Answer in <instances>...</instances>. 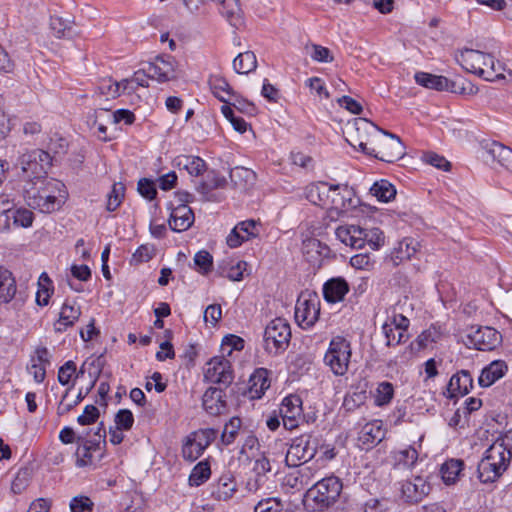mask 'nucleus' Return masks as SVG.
<instances>
[{"label":"nucleus","mask_w":512,"mask_h":512,"mask_svg":"<svg viewBox=\"0 0 512 512\" xmlns=\"http://www.w3.org/2000/svg\"><path fill=\"white\" fill-rule=\"evenodd\" d=\"M394 504L390 499H369L363 505L364 512H389Z\"/></svg>","instance_id":"obj_49"},{"label":"nucleus","mask_w":512,"mask_h":512,"mask_svg":"<svg viewBox=\"0 0 512 512\" xmlns=\"http://www.w3.org/2000/svg\"><path fill=\"white\" fill-rule=\"evenodd\" d=\"M147 73L151 79L160 83L173 81L181 76L178 62L170 55L158 56L148 63Z\"/></svg>","instance_id":"obj_13"},{"label":"nucleus","mask_w":512,"mask_h":512,"mask_svg":"<svg viewBox=\"0 0 512 512\" xmlns=\"http://www.w3.org/2000/svg\"><path fill=\"white\" fill-rule=\"evenodd\" d=\"M194 263L198 267L200 273L207 274L212 270L213 257L208 251L201 250L195 254Z\"/></svg>","instance_id":"obj_52"},{"label":"nucleus","mask_w":512,"mask_h":512,"mask_svg":"<svg viewBox=\"0 0 512 512\" xmlns=\"http://www.w3.org/2000/svg\"><path fill=\"white\" fill-rule=\"evenodd\" d=\"M17 286L13 274L0 267V304L9 303L16 294Z\"/></svg>","instance_id":"obj_27"},{"label":"nucleus","mask_w":512,"mask_h":512,"mask_svg":"<svg viewBox=\"0 0 512 512\" xmlns=\"http://www.w3.org/2000/svg\"><path fill=\"white\" fill-rule=\"evenodd\" d=\"M291 340V327L289 322L281 317L271 320L264 331L265 349L269 353L285 351Z\"/></svg>","instance_id":"obj_8"},{"label":"nucleus","mask_w":512,"mask_h":512,"mask_svg":"<svg viewBox=\"0 0 512 512\" xmlns=\"http://www.w3.org/2000/svg\"><path fill=\"white\" fill-rule=\"evenodd\" d=\"M507 371V365L502 360H496L482 369L478 378L481 387H489L502 378Z\"/></svg>","instance_id":"obj_25"},{"label":"nucleus","mask_w":512,"mask_h":512,"mask_svg":"<svg viewBox=\"0 0 512 512\" xmlns=\"http://www.w3.org/2000/svg\"><path fill=\"white\" fill-rule=\"evenodd\" d=\"M502 342L501 334L489 326H472L467 334L466 344L480 351H492Z\"/></svg>","instance_id":"obj_12"},{"label":"nucleus","mask_w":512,"mask_h":512,"mask_svg":"<svg viewBox=\"0 0 512 512\" xmlns=\"http://www.w3.org/2000/svg\"><path fill=\"white\" fill-rule=\"evenodd\" d=\"M283 504L278 498H266L257 503L254 512H281Z\"/></svg>","instance_id":"obj_53"},{"label":"nucleus","mask_w":512,"mask_h":512,"mask_svg":"<svg viewBox=\"0 0 512 512\" xmlns=\"http://www.w3.org/2000/svg\"><path fill=\"white\" fill-rule=\"evenodd\" d=\"M224 396L225 394L222 388H208L202 397V406L204 410L212 416L224 413L227 407Z\"/></svg>","instance_id":"obj_19"},{"label":"nucleus","mask_w":512,"mask_h":512,"mask_svg":"<svg viewBox=\"0 0 512 512\" xmlns=\"http://www.w3.org/2000/svg\"><path fill=\"white\" fill-rule=\"evenodd\" d=\"M257 67L256 56L252 51L239 53L233 60V68L239 74H248Z\"/></svg>","instance_id":"obj_33"},{"label":"nucleus","mask_w":512,"mask_h":512,"mask_svg":"<svg viewBox=\"0 0 512 512\" xmlns=\"http://www.w3.org/2000/svg\"><path fill=\"white\" fill-rule=\"evenodd\" d=\"M350 264L356 269L369 270L373 266L374 260L370 257L369 254L360 253L350 258Z\"/></svg>","instance_id":"obj_61"},{"label":"nucleus","mask_w":512,"mask_h":512,"mask_svg":"<svg viewBox=\"0 0 512 512\" xmlns=\"http://www.w3.org/2000/svg\"><path fill=\"white\" fill-rule=\"evenodd\" d=\"M52 161L53 156L49 154V151L34 149L23 153L18 159V165L28 179L27 182H32L47 178L46 175Z\"/></svg>","instance_id":"obj_6"},{"label":"nucleus","mask_w":512,"mask_h":512,"mask_svg":"<svg viewBox=\"0 0 512 512\" xmlns=\"http://www.w3.org/2000/svg\"><path fill=\"white\" fill-rule=\"evenodd\" d=\"M4 215L6 219H13L14 225L27 228L32 225L33 213L26 208L13 209L8 207L0 211V216Z\"/></svg>","instance_id":"obj_29"},{"label":"nucleus","mask_w":512,"mask_h":512,"mask_svg":"<svg viewBox=\"0 0 512 512\" xmlns=\"http://www.w3.org/2000/svg\"><path fill=\"white\" fill-rule=\"evenodd\" d=\"M369 148L367 155L388 163L401 159L405 154V147L401 139L382 129L376 133L373 144Z\"/></svg>","instance_id":"obj_5"},{"label":"nucleus","mask_w":512,"mask_h":512,"mask_svg":"<svg viewBox=\"0 0 512 512\" xmlns=\"http://www.w3.org/2000/svg\"><path fill=\"white\" fill-rule=\"evenodd\" d=\"M246 263L239 261L235 264L225 263L220 265L218 270L221 276L226 277L232 281H240L243 278V271L245 270Z\"/></svg>","instance_id":"obj_41"},{"label":"nucleus","mask_w":512,"mask_h":512,"mask_svg":"<svg viewBox=\"0 0 512 512\" xmlns=\"http://www.w3.org/2000/svg\"><path fill=\"white\" fill-rule=\"evenodd\" d=\"M341 491L342 482L338 477H325L308 489L305 501L312 502L314 510H324L338 500Z\"/></svg>","instance_id":"obj_4"},{"label":"nucleus","mask_w":512,"mask_h":512,"mask_svg":"<svg viewBox=\"0 0 512 512\" xmlns=\"http://www.w3.org/2000/svg\"><path fill=\"white\" fill-rule=\"evenodd\" d=\"M473 386V378L469 371L461 370L454 374L448 383V392L450 397L466 395Z\"/></svg>","instance_id":"obj_24"},{"label":"nucleus","mask_w":512,"mask_h":512,"mask_svg":"<svg viewBox=\"0 0 512 512\" xmlns=\"http://www.w3.org/2000/svg\"><path fill=\"white\" fill-rule=\"evenodd\" d=\"M382 332L386 339V346H396L406 342L409 339L408 332L398 331L393 324L384 323L382 326Z\"/></svg>","instance_id":"obj_39"},{"label":"nucleus","mask_w":512,"mask_h":512,"mask_svg":"<svg viewBox=\"0 0 512 512\" xmlns=\"http://www.w3.org/2000/svg\"><path fill=\"white\" fill-rule=\"evenodd\" d=\"M100 450L101 447H99L98 443L93 441H85L83 445H80L77 448V465L83 467L91 464L93 459V452Z\"/></svg>","instance_id":"obj_38"},{"label":"nucleus","mask_w":512,"mask_h":512,"mask_svg":"<svg viewBox=\"0 0 512 512\" xmlns=\"http://www.w3.org/2000/svg\"><path fill=\"white\" fill-rule=\"evenodd\" d=\"M76 372V364L73 361H67L63 366L60 367L58 372V381L62 385L70 383L72 376Z\"/></svg>","instance_id":"obj_63"},{"label":"nucleus","mask_w":512,"mask_h":512,"mask_svg":"<svg viewBox=\"0 0 512 512\" xmlns=\"http://www.w3.org/2000/svg\"><path fill=\"white\" fill-rule=\"evenodd\" d=\"M302 414V401L297 395L285 397L280 406V416L285 418L300 417Z\"/></svg>","instance_id":"obj_35"},{"label":"nucleus","mask_w":512,"mask_h":512,"mask_svg":"<svg viewBox=\"0 0 512 512\" xmlns=\"http://www.w3.org/2000/svg\"><path fill=\"white\" fill-rule=\"evenodd\" d=\"M270 387L268 371L266 369H257L249 379V391L252 398H260Z\"/></svg>","instance_id":"obj_28"},{"label":"nucleus","mask_w":512,"mask_h":512,"mask_svg":"<svg viewBox=\"0 0 512 512\" xmlns=\"http://www.w3.org/2000/svg\"><path fill=\"white\" fill-rule=\"evenodd\" d=\"M512 459V431L499 436L485 451L478 464V478L482 483L497 480L509 467Z\"/></svg>","instance_id":"obj_2"},{"label":"nucleus","mask_w":512,"mask_h":512,"mask_svg":"<svg viewBox=\"0 0 512 512\" xmlns=\"http://www.w3.org/2000/svg\"><path fill=\"white\" fill-rule=\"evenodd\" d=\"M125 193L123 183H114L111 192L108 194L106 209L110 212L115 211L122 203Z\"/></svg>","instance_id":"obj_45"},{"label":"nucleus","mask_w":512,"mask_h":512,"mask_svg":"<svg viewBox=\"0 0 512 512\" xmlns=\"http://www.w3.org/2000/svg\"><path fill=\"white\" fill-rule=\"evenodd\" d=\"M444 91L461 95H473L478 92V88L467 80L451 81L447 78V87Z\"/></svg>","instance_id":"obj_43"},{"label":"nucleus","mask_w":512,"mask_h":512,"mask_svg":"<svg viewBox=\"0 0 512 512\" xmlns=\"http://www.w3.org/2000/svg\"><path fill=\"white\" fill-rule=\"evenodd\" d=\"M134 423V417L130 410L121 409L115 415V424L118 430H130Z\"/></svg>","instance_id":"obj_55"},{"label":"nucleus","mask_w":512,"mask_h":512,"mask_svg":"<svg viewBox=\"0 0 512 512\" xmlns=\"http://www.w3.org/2000/svg\"><path fill=\"white\" fill-rule=\"evenodd\" d=\"M99 409L94 405H87L83 413L77 418L80 425H89L95 423L99 418Z\"/></svg>","instance_id":"obj_60"},{"label":"nucleus","mask_w":512,"mask_h":512,"mask_svg":"<svg viewBox=\"0 0 512 512\" xmlns=\"http://www.w3.org/2000/svg\"><path fill=\"white\" fill-rule=\"evenodd\" d=\"M310 48L312 50L310 56L314 61L322 63L333 62L334 57L327 47L318 44H311Z\"/></svg>","instance_id":"obj_56"},{"label":"nucleus","mask_w":512,"mask_h":512,"mask_svg":"<svg viewBox=\"0 0 512 512\" xmlns=\"http://www.w3.org/2000/svg\"><path fill=\"white\" fill-rule=\"evenodd\" d=\"M177 164L192 176H199L206 169L205 161L198 156L185 155L178 157Z\"/></svg>","instance_id":"obj_34"},{"label":"nucleus","mask_w":512,"mask_h":512,"mask_svg":"<svg viewBox=\"0 0 512 512\" xmlns=\"http://www.w3.org/2000/svg\"><path fill=\"white\" fill-rule=\"evenodd\" d=\"M351 354L350 343L338 336L331 340L324 356V363L335 375L343 376L348 371Z\"/></svg>","instance_id":"obj_9"},{"label":"nucleus","mask_w":512,"mask_h":512,"mask_svg":"<svg viewBox=\"0 0 512 512\" xmlns=\"http://www.w3.org/2000/svg\"><path fill=\"white\" fill-rule=\"evenodd\" d=\"M348 292L349 285L342 277L331 278L323 286L324 299L329 303L342 301Z\"/></svg>","instance_id":"obj_23"},{"label":"nucleus","mask_w":512,"mask_h":512,"mask_svg":"<svg viewBox=\"0 0 512 512\" xmlns=\"http://www.w3.org/2000/svg\"><path fill=\"white\" fill-rule=\"evenodd\" d=\"M370 193L381 202H389L396 196L395 187L387 180L376 181L370 188Z\"/></svg>","instance_id":"obj_36"},{"label":"nucleus","mask_w":512,"mask_h":512,"mask_svg":"<svg viewBox=\"0 0 512 512\" xmlns=\"http://www.w3.org/2000/svg\"><path fill=\"white\" fill-rule=\"evenodd\" d=\"M455 60L467 72L476 74L486 81L504 78L503 67L491 54L465 48L455 53Z\"/></svg>","instance_id":"obj_3"},{"label":"nucleus","mask_w":512,"mask_h":512,"mask_svg":"<svg viewBox=\"0 0 512 512\" xmlns=\"http://www.w3.org/2000/svg\"><path fill=\"white\" fill-rule=\"evenodd\" d=\"M217 430L213 428L199 429L191 432L182 445V456L188 461L197 460L205 449L216 439Z\"/></svg>","instance_id":"obj_11"},{"label":"nucleus","mask_w":512,"mask_h":512,"mask_svg":"<svg viewBox=\"0 0 512 512\" xmlns=\"http://www.w3.org/2000/svg\"><path fill=\"white\" fill-rule=\"evenodd\" d=\"M210 88L213 94L222 102L228 103V99L224 96V94L231 95V87L226 79L214 76L209 80Z\"/></svg>","instance_id":"obj_42"},{"label":"nucleus","mask_w":512,"mask_h":512,"mask_svg":"<svg viewBox=\"0 0 512 512\" xmlns=\"http://www.w3.org/2000/svg\"><path fill=\"white\" fill-rule=\"evenodd\" d=\"M27 205L42 213H52L61 208L67 198L65 185L56 179H40L24 186Z\"/></svg>","instance_id":"obj_1"},{"label":"nucleus","mask_w":512,"mask_h":512,"mask_svg":"<svg viewBox=\"0 0 512 512\" xmlns=\"http://www.w3.org/2000/svg\"><path fill=\"white\" fill-rule=\"evenodd\" d=\"M384 438L385 429L383 428V423L380 420H374L366 423L359 433V441L365 449H369L377 445Z\"/></svg>","instance_id":"obj_21"},{"label":"nucleus","mask_w":512,"mask_h":512,"mask_svg":"<svg viewBox=\"0 0 512 512\" xmlns=\"http://www.w3.org/2000/svg\"><path fill=\"white\" fill-rule=\"evenodd\" d=\"M67 142L64 138L54 134L50 137L49 142L46 145V150L49 151V154L53 156V159L56 155L63 154L66 152Z\"/></svg>","instance_id":"obj_54"},{"label":"nucleus","mask_w":512,"mask_h":512,"mask_svg":"<svg viewBox=\"0 0 512 512\" xmlns=\"http://www.w3.org/2000/svg\"><path fill=\"white\" fill-rule=\"evenodd\" d=\"M225 185V177L211 172L207 175V179L199 185L197 190L203 194H207L214 189L223 188Z\"/></svg>","instance_id":"obj_46"},{"label":"nucleus","mask_w":512,"mask_h":512,"mask_svg":"<svg viewBox=\"0 0 512 512\" xmlns=\"http://www.w3.org/2000/svg\"><path fill=\"white\" fill-rule=\"evenodd\" d=\"M394 395L393 385L389 382H382L378 385L375 395V403L378 406L388 404Z\"/></svg>","instance_id":"obj_50"},{"label":"nucleus","mask_w":512,"mask_h":512,"mask_svg":"<svg viewBox=\"0 0 512 512\" xmlns=\"http://www.w3.org/2000/svg\"><path fill=\"white\" fill-rule=\"evenodd\" d=\"M50 28L58 38L67 37L71 34L70 23L58 16H52L50 18Z\"/></svg>","instance_id":"obj_51"},{"label":"nucleus","mask_w":512,"mask_h":512,"mask_svg":"<svg viewBox=\"0 0 512 512\" xmlns=\"http://www.w3.org/2000/svg\"><path fill=\"white\" fill-rule=\"evenodd\" d=\"M365 234V244L367 243L371 249L378 250L384 244L385 238L383 232L379 228H373L370 230L365 229Z\"/></svg>","instance_id":"obj_58"},{"label":"nucleus","mask_w":512,"mask_h":512,"mask_svg":"<svg viewBox=\"0 0 512 512\" xmlns=\"http://www.w3.org/2000/svg\"><path fill=\"white\" fill-rule=\"evenodd\" d=\"M423 160L426 163H428L438 169H441L443 171H449L450 167H451V164L449 161H447L443 156H440L433 152L425 153L423 155Z\"/></svg>","instance_id":"obj_59"},{"label":"nucleus","mask_w":512,"mask_h":512,"mask_svg":"<svg viewBox=\"0 0 512 512\" xmlns=\"http://www.w3.org/2000/svg\"><path fill=\"white\" fill-rule=\"evenodd\" d=\"M318 447V440L311 434H303L293 439L287 450L285 462L289 467H297L301 462L311 460Z\"/></svg>","instance_id":"obj_10"},{"label":"nucleus","mask_w":512,"mask_h":512,"mask_svg":"<svg viewBox=\"0 0 512 512\" xmlns=\"http://www.w3.org/2000/svg\"><path fill=\"white\" fill-rule=\"evenodd\" d=\"M98 92L106 99H115L121 95V83L111 78L102 79L98 85Z\"/></svg>","instance_id":"obj_44"},{"label":"nucleus","mask_w":512,"mask_h":512,"mask_svg":"<svg viewBox=\"0 0 512 512\" xmlns=\"http://www.w3.org/2000/svg\"><path fill=\"white\" fill-rule=\"evenodd\" d=\"M241 424V419L238 417L231 418L229 422L225 424L221 435V440L225 445H229L235 440Z\"/></svg>","instance_id":"obj_48"},{"label":"nucleus","mask_w":512,"mask_h":512,"mask_svg":"<svg viewBox=\"0 0 512 512\" xmlns=\"http://www.w3.org/2000/svg\"><path fill=\"white\" fill-rule=\"evenodd\" d=\"M154 256V248L150 245H141L132 255L131 261L138 264L148 262Z\"/></svg>","instance_id":"obj_64"},{"label":"nucleus","mask_w":512,"mask_h":512,"mask_svg":"<svg viewBox=\"0 0 512 512\" xmlns=\"http://www.w3.org/2000/svg\"><path fill=\"white\" fill-rule=\"evenodd\" d=\"M94 503L87 496H76L70 502L71 512H92Z\"/></svg>","instance_id":"obj_57"},{"label":"nucleus","mask_w":512,"mask_h":512,"mask_svg":"<svg viewBox=\"0 0 512 512\" xmlns=\"http://www.w3.org/2000/svg\"><path fill=\"white\" fill-rule=\"evenodd\" d=\"M336 236L342 243L352 248L359 249L365 246V229L360 226H340L336 229Z\"/></svg>","instance_id":"obj_20"},{"label":"nucleus","mask_w":512,"mask_h":512,"mask_svg":"<svg viewBox=\"0 0 512 512\" xmlns=\"http://www.w3.org/2000/svg\"><path fill=\"white\" fill-rule=\"evenodd\" d=\"M320 315V301L316 295L301 294L295 306V319L302 328L315 324Z\"/></svg>","instance_id":"obj_14"},{"label":"nucleus","mask_w":512,"mask_h":512,"mask_svg":"<svg viewBox=\"0 0 512 512\" xmlns=\"http://www.w3.org/2000/svg\"><path fill=\"white\" fill-rule=\"evenodd\" d=\"M211 475L210 465L207 461H201L194 466L189 476L190 486H200L206 482Z\"/></svg>","instance_id":"obj_40"},{"label":"nucleus","mask_w":512,"mask_h":512,"mask_svg":"<svg viewBox=\"0 0 512 512\" xmlns=\"http://www.w3.org/2000/svg\"><path fill=\"white\" fill-rule=\"evenodd\" d=\"M439 337V331L434 327H430L417 337L418 346L419 348H426L429 344L436 342Z\"/></svg>","instance_id":"obj_62"},{"label":"nucleus","mask_w":512,"mask_h":512,"mask_svg":"<svg viewBox=\"0 0 512 512\" xmlns=\"http://www.w3.org/2000/svg\"><path fill=\"white\" fill-rule=\"evenodd\" d=\"M429 483L421 476L405 480L401 484V495L405 502L418 503L430 493Z\"/></svg>","instance_id":"obj_18"},{"label":"nucleus","mask_w":512,"mask_h":512,"mask_svg":"<svg viewBox=\"0 0 512 512\" xmlns=\"http://www.w3.org/2000/svg\"><path fill=\"white\" fill-rule=\"evenodd\" d=\"M80 315V307L75 306L74 304H70L68 301H66L61 308L59 320L55 325V330L57 332L65 331L68 327L74 325V323L79 319Z\"/></svg>","instance_id":"obj_26"},{"label":"nucleus","mask_w":512,"mask_h":512,"mask_svg":"<svg viewBox=\"0 0 512 512\" xmlns=\"http://www.w3.org/2000/svg\"><path fill=\"white\" fill-rule=\"evenodd\" d=\"M374 123L366 118H357L352 123H348L345 130L347 142L354 148H359L365 154L368 153L369 147L373 144L376 133H379Z\"/></svg>","instance_id":"obj_7"},{"label":"nucleus","mask_w":512,"mask_h":512,"mask_svg":"<svg viewBox=\"0 0 512 512\" xmlns=\"http://www.w3.org/2000/svg\"><path fill=\"white\" fill-rule=\"evenodd\" d=\"M260 222L249 219L238 223L227 236V245L231 248L240 246L244 241L256 238L260 234Z\"/></svg>","instance_id":"obj_16"},{"label":"nucleus","mask_w":512,"mask_h":512,"mask_svg":"<svg viewBox=\"0 0 512 512\" xmlns=\"http://www.w3.org/2000/svg\"><path fill=\"white\" fill-rule=\"evenodd\" d=\"M464 463L462 460L451 459L446 461L441 467V474L443 481L447 484H454L458 479Z\"/></svg>","instance_id":"obj_37"},{"label":"nucleus","mask_w":512,"mask_h":512,"mask_svg":"<svg viewBox=\"0 0 512 512\" xmlns=\"http://www.w3.org/2000/svg\"><path fill=\"white\" fill-rule=\"evenodd\" d=\"M414 78L417 84L428 89L444 91L447 87V78L441 75L417 72Z\"/></svg>","instance_id":"obj_30"},{"label":"nucleus","mask_w":512,"mask_h":512,"mask_svg":"<svg viewBox=\"0 0 512 512\" xmlns=\"http://www.w3.org/2000/svg\"><path fill=\"white\" fill-rule=\"evenodd\" d=\"M394 460L397 465L412 467L418 460V452L415 448L409 446L403 450L394 453Z\"/></svg>","instance_id":"obj_47"},{"label":"nucleus","mask_w":512,"mask_h":512,"mask_svg":"<svg viewBox=\"0 0 512 512\" xmlns=\"http://www.w3.org/2000/svg\"><path fill=\"white\" fill-rule=\"evenodd\" d=\"M230 179L238 189H247L255 180V173L244 167H235L230 171Z\"/></svg>","instance_id":"obj_32"},{"label":"nucleus","mask_w":512,"mask_h":512,"mask_svg":"<svg viewBox=\"0 0 512 512\" xmlns=\"http://www.w3.org/2000/svg\"><path fill=\"white\" fill-rule=\"evenodd\" d=\"M194 222V213L186 204H180L172 209L169 225L173 231L182 232L191 227Z\"/></svg>","instance_id":"obj_22"},{"label":"nucleus","mask_w":512,"mask_h":512,"mask_svg":"<svg viewBox=\"0 0 512 512\" xmlns=\"http://www.w3.org/2000/svg\"><path fill=\"white\" fill-rule=\"evenodd\" d=\"M486 160L497 162L506 170L512 172V149L497 142V141H483L481 143Z\"/></svg>","instance_id":"obj_17"},{"label":"nucleus","mask_w":512,"mask_h":512,"mask_svg":"<svg viewBox=\"0 0 512 512\" xmlns=\"http://www.w3.org/2000/svg\"><path fill=\"white\" fill-rule=\"evenodd\" d=\"M235 491L236 484L232 477L229 475H223L214 486L212 496L215 499L226 501L233 496Z\"/></svg>","instance_id":"obj_31"},{"label":"nucleus","mask_w":512,"mask_h":512,"mask_svg":"<svg viewBox=\"0 0 512 512\" xmlns=\"http://www.w3.org/2000/svg\"><path fill=\"white\" fill-rule=\"evenodd\" d=\"M204 378L213 383L228 387L234 379L231 362L224 357H214L206 363Z\"/></svg>","instance_id":"obj_15"}]
</instances>
